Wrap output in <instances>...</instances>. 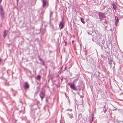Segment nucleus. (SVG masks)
<instances>
[{
    "label": "nucleus",
    "mask_w": 123,
    "mask_h": 123,
    "mask_svg": "<svg viewBox=\"0 0 123 123\" xmlns=\"http://www.w3.org/2000/svg\"><path fill=\"white\" fill-rule=\"evenodd\" d=\"M109 64H110V66L112 68H113L115 67V63L114 62H113L112 59L110 58V59Z\"/></svg>",
    "instance_id": "f257e3e1"
},
{
    "label": "nucleus",
    "mask_w": 123,
    "mask_h": 123,
    "mask_svg": "<svg viewBox=\"0 0 123 123\" xmlns=\"http://www.w3.org/2000/svg\"><path fill=\"white\" fill-rule=\"evenodd\" d=\"M99 19L101 21L103 19V18H104L105 17V15L104 13L99 12Z\"/></svg>",
    "instance_id": "f03ea898"
},
{
    "label": "nucleus",
    "mask_w": 123,
    "mask_h": 123,
    "mask_svg": "<svg viewBox=\"0 0 123 123\" xmlns=\"http://www.w3.org/2000/svg\"><path fill=\"white\" fill-rule=\"evenodd\" d=\"M95 32L96 35L95 37H96L98 39H100L102 36L101 34L99 33L97 31H96Z\"/></svg>",
    "instance_id": "7ed1b4c3"
},
{
    "label": "nucleus",
    "mask_w": 123,
    "mask_h": 123,
    "mask_svg": "<svg viewBox=\"0 0 123 123\" xmlns=\"http://www.w3.org/2000/svg\"><path fill=\"white\" fill-rule=\"evenodd\" d=\"M69 85L71 89L74 90H76V87L75 86V85L74 84L71 83H69Z\"/></svg>",
    "instance_id": "20e7f679"
},
{
    "label": "nucleus",
    "mask_w": 123,
    "mask_h": 123,
    "mask_svg": "<svg viewBox=\"0 0 123 123\" xmlns=\"http://www.w3.org/2000/svg\"><path fill=\"white\" fill-rule=\"evenodd\" d=\"M64 23L62 21H60L59 25V28L60 30L62 29L64 27Z\"/></svg>",
    "instance_id": "39448f33"
},
{
    "label": "nucleus",
    "mask_w": 123,
    "mask_h": 123,
    "mask_svg": "<svg viewBox=\"0 0 123 123\" xmlns=\"http://www.w3.org/2000/svg\"><path fill=\"white\" fill-rule=\"evenodd\" d=\"M45 93L41 91L39 94V96L42 100L43 99L45 96Z\"/></svg>",
    "instance_id": "423d86ee"
},
{
    "label": "nucleus",
    "mask_w": 123,
    "mask_h": 123,
    "mask_svg": "<svg viewBox=\"0 0 123 123\" xmlns=\"http://www.w3.org/2000/svg\"><path fill=\"white\" fill-rule=\"evenodd\" d=\"M29 87V85L28 83L26 82L25 83V84L24 85V87L25 89L28 88Z\"/></svg>",
    "instance_id": "0eeeda50"
},
{
    "label": "nucleus",
    "mask_w": 123,
    "mask_h": 123,
    "mask_svg": "<svg viewBox=\"0 0 123 123\" xmlns=\"http://www.w3.org/2000/svg\"><path fill=\"white\" fill-rule=\"evenodd\" d=\"M115 24L116 26H117V23L119 22V19L118 18L117 16H115Z\"/></svg>",
    "instance_id": "6e6552de"
},
{
    "label": "nucleus",
    "mask_w": 123,
    "mask_h": 123,
    "mask_svg": "<svg viewBox=\"0 0 123 123\" xmlns=\"http://www.w3.org/2000/svg\"><path fill=\"white\" fill-rule=\"evenodd\" d=\"M50 28H51L53 30H54V29L53 23L51 22H50Z\"/></svg>",
    "instance_id": "1a4fd4ad"
},
{
    "label": "nucleus",
    "mask_w": 123,
    "mask_h": 123,
    "mask_svg": "<svg viewBox=\"0 0 123 123\" xmlns=\"http://www.w3.org/2000/svg\"><path fill=\"white\" fill-rule=\"evenodd\" d=\"M8 32V31L7 30H5L4 31V37H5L7 35V33Z\"/></svg>",
    "instance_id": "9d476101"
},
{
    "label": "nucleus",
    "mask_w": 123,
    "mask_h": 123,
    "mask_svg": "<svg viewBox=\"0 0 123 123\" xmlns=\"http://www.w3.org/2000/svg\"><path fill=\"white\" fill-rule=\"evenodd\" d=\"M103 112L104 113H105L107 111L106 108L105 106H104L103 109Z\"/></svg>",
    "instance_id": "9b49d317"
},
{
    "label": "nucleus",
    "mask_w": 123,
    "mask_h": 123,
    "mask_svg": "<svg viewBox=\"0 0 123 123\" xmlns=\"http://www.w3.org/2000/svg\"><path fill=\"white\" fill-rule=\"evenodd\" d=\"M115 3H113L112 4V6L113 7V8L114 9H116V6Z\"/></svg>",
    "instance_id": "f8f14e48"
},
{
    "label": "nucleus",
    "mask_w": 123,
    "mask_h": 123,
    "mask_svg": "<svg viewBox=\"0 0 123 123\" xmlns=\"http://www.w3.org/2000/svg\"><path fill=\"white\" fill-rule=\"evenodd\" d=\"M43 7H44L46 5V2H43Z\"/></svg>",
    "instance_id": "ddd939ff"
},
{
    "label": "nucleus",
    "mask_w": 123,
    "mask_h": 123,
    "mask_svg": "<svg viewBox=\"0 0 123 123\" xmlns=\"http://www.w3.org/2000/svg\"><path fill=\"white\" fill-rule=\"evenodd\" d=\"M68 115L69 116L70 118H73V115L72 114H70L68 113Z\"/></svg>",
    "instance_id": "4468645a"
},
{
    "label": "nucleus",
    "mask_w": 123,
    "mask_h": 123,
    "mask_svg": "<svg viewBox=\"0 0 123 123\" xmlns=\"http://www.w3.org/2000/svg\"><path fill=\"white\" fill-rule=\"evenodd\" d=\"M52 14H53V13L51 11H50V20L51 17V16L52 15Z\"/></svg>",
    "instance_id": "2eb2a0df"
},
{
    "label": "nucleus",
    "mask_w": 123,
    "mask_h": 123,
    "mask_svg": "<svg viewBox=\"0 0 123 123\" xmlns=\"http://www.w3.org/2000/svg\"><path fill=\"white\" fill-rule=\"evenodd\" d=\"M81 22L83 23H85V22L84 21V19L82 18H81Z\"/></svg>",
    "instance_id": "dca6fc26"
},
{
    "label": "nucleus",
    "mask_w": 123,
    "mask_h": 123,
    "mask_svg": "<svg viewBox=\"0 0 123 123\" xmlns=\"http://www.w3.org/2000/svg\"><path fill=\"white\" fill-rule=\"evenodd\" d=\"M37 79L39 80L41 78V77L40 75H38L37 77Z\"/></svg>",
    "instance_id": "f3484780"
},
{
    "label": "nucleus",
    "mask_w": 123,
    "mask_h": 123,
    "mask_svg": "<svg viewBox=\"0 0 123 123\" xmlns=\"http://www.w3.org/2000/svg\"><path fill=\"white\" fill-rule=\"evenodd\" d=\"M78 78H77L76 79H75L74 81H73V82H77V80H78Z\"/></svg>",
    "instance_id": "a211bd4d"
},
{
    "label": "nucleus",
    "mask_w": 123,
    "mask_h": 123,
    "mask_svg": "<svg viewBox=\"0 0 123 123\" xmlns=\"http://www.w3.org/2000/svg\"><path fill=\"white\" fill-rule=\"evenodd\" d=\"M72 109H71L68 108L67 110H66V111H72Z\"/></svg>",
    "instance_id": "6ab92c4d"
},
{
    "label": "nucleus",
    "mask_w": 123,
    "mask_h": 123,
    "mask_svg": "<svg viewBox=\"0 0 123 123\" xmlns=\"http://www.w3.org/2000/svg\"><path fill=\"white\" fill-rule=\"evenodd\" d=\"M94 118V115H92V122L91 123H92V121L93 120V119Z\"/></svg>",
    "instance_id": "aec40b11"
},
{
    "label": "nucleus",
    "mask_w": 123,
    "mask_h": 123,
    "mask_svg": "<svg viewBox=\"0 0 123 123\" xmlns=\"http://www.w3.org/2000/svg\"><path fill=\"white\" fill-rule=\"evenodd\" d=\"M27 73H28L30 74H31V72L29 70L27 71Z\"/></svg>",
    "instance_id": "412c9836"
},
{
    "label": "nucleus",
    "mask_w": 123,
    "mask_h": 123,
    "mask_svg": "<svg viewBox=\"0 0 123 123\" xmlns=\"http://www.w3.org/2000/svg\"><path fill=\"white\" fill-rule=\"evenodd\" d=\"M97 43V44H98L99 45H100V44H99V43Z\"/></svg>",
    "instance_id": "4be33fe9"
},
{
    "label": "nucleus",
    "mask_w": 123,
    "mask_h": 123,
    "mask_svg": "<svg viewBox=\"0 0 123 123\" xmlns=\"http://www.w3.org/2000/svg\"><path fill=\"white\" fill-rule=\"evenodd\" d=\"M43 2H46V0H43Z\"/></svg>",
    "instance_id": "5701e85b"
},
{
    "label": "nucleus",
    "mask_w": 123,
    "mask_h": 123,
    "mask_svg": "<svg viewBox=\"0 0 123 123\" xmlns=\"http://www.w3.org/2000/svg\"><path fill=\"white\" fill-rule=\"evenodd\" d=\"M22 103V104H25V103H24L23 104V103Z\"/></svg>",
    "instance_id": "b1692460"
},
{
    "label": "nucleus",
    "mask_w": 123,
    "mask_h": 123,
    "mask_svg": "<svg viewBox=\"0 0 123 123\" xmlns=\"http://www.w3.org/2000/svg\"><path fill=\"white\" fill-rule=\"evenodd\" d=\"M17 1V2H18L19 1V0H16Z\"/></svg>",
    "instance_id": "393cba45"
},
{
    "label": "nucleus",
    "mask_w": 123,
    "mask_h": 123,
    "mask_svg": "<svg viewBox=\"0 0 123 123\" xmlns=\"http://www.w3.org/2000/svg\"><path fill=\"white\" fill-rule=\"evenodd\" d=\"M92 40L93 41H93V38H92Z\"/></svg>",
    "instance_id": "a878e982"
},
{
    "label": "nucleus",
    "mask_w": 123,
    "mask_h": 123,
    "mask_svg": "<svg viewBox=\"0 0 123 123\" xmlns=\"http://www.w3.org/2000/svg\"><path fill=\"white\" fill-rule=\"evenodd\" d=\"M88 34H89V32H88Z\"/></svg>",
    "instance_id": "bb28decb"
}]
</instances>
